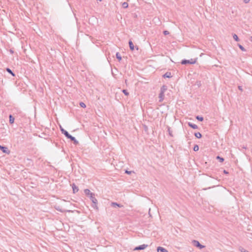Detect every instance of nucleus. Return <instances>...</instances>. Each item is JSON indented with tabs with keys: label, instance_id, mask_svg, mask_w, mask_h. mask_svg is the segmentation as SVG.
<instances>
[{
	"label": "nucleus",
	"instance_id": "3",
	"mask_svg": "<svg viewBox=\"0 0 252 252\" xmlns=\"http://www.w3.org/2000/svg\"><path fill=\"white\" fill-rule=\"evenodd\" d=\"M192 243L194 246L199 248L200 249H202L205 247L204 246L200 244V243L197 240H193L192 241Z\"/></svg>",
	"mask_w": 252,
	"mask_h": 252
},
{
	"label": "nucleus",
	"instance_id": "35",
	"mask_svg": "<svg viewBox=\"0 0 252 252\" xmlns=\"http://www.w3.org/2000/svg\"><path fill=\"white\" fill-rule=\"evenodd\" d=\"M223 173H225V174H228V172H227V171H226V170H223Z\"/></svg>",
	"mask_w": 252,
	"mask_h": 252
},
{
	"label": "nucleus",
	"instance_id": "20",
	"mask_svg": "<svg viewBox=\"0 0 252 252\" xmlns=\"http://www.w3.org/2000/svg\"><path fill=\"white\" fill-rule=\"evenodd\" d=\"M6 71H7L8 73H10L11 74H12V75L13 76H15V74H14V73H13V72L11 71V70L10 69H9V68H6Z\"/></svg>",
	"mask_w": 252,
	"mask_h": 252
},
{
	"label": "nucleus",
	"instance_id": "23",
	"mask_svg": "<svg viewBox=\"0 0 252 252\" xmlns=\"http://www.w3.org/2000/svg\"><path fill=\"white\" fill-rule=\"evenodd\" d=\"M199 150V147L197 145H195L194 146V148H193V150L194 151H198Z\"/></svg>",
	"mask_w": 252,
	"mask_h": 252
},
{
	"label": "nucleus",
	"instance_id": "22",
	"mask_svg": "<svg viewBox=\"0 0 252 252\" xmlns=\"http://www.w3.org/2000/svg\"><path fill=\"white\" fill-rule=\"evenodd\" d=\"M233 37L234 39L235 40H236V41H238L239 40L238 37L236 34H234L233 35Z\"/></svg>",
	"mask_w": 252,
	"mask_h": 252
},
{
	"label": "nucleus",
	"instance_id": "24",
	"mask_svg": "<svg viewBox=\"0 0 252 252\" xmlns=\"http://www.w3.org/2000/svg\"><path fill=\"white\" fill-rule=\"evenodd\" d=\"M196 119H197L198 120H199L200 121H202L203 120V118L202 117H200L199 116H196Z\"/></svg>",
	"mask_w": 252,
	"mask_h": 252
},
{
	"label": "nucleus",
	"instance_id": "27",
	"mask_svg": "<svg viewBox=\"0 0 252 252\" xmlns=\"http://www.w3.org/2000/svg\"><path fill=\"white\" fill-rule=\"evenodd\" d=\"M217 158L219 159L220 161L221 162H223L224 161V159L222 158H220L219 156H218L217 157Z\"/></svg>",
	"mask_w": 252,
	"mask_h": 252
},
{
	"label": "nucleus",
	"instance_id": "34",
	"mask_svg": "<svg viewBox=\"0 0 252 252\" xmlns=\"http://www.w3.org/2000/svg\"><path fill=\"white\" fill-rule=\"evenodd\" d=\"M131 172L132 171H128L127 170H126L125 172L128 174H130L131 173Z\"/></svg>",
	"mask_w": 252,
	"mask_h": 252
},
{
	"label": "nucleus",
	"instance_id": "7",
	"mask_svg": "<svg viewBox=\"0 0 252 252\" xmlns=\"http://www.w3.org/2000/svg\"><path fill=\"white\" fill-rule=\"evenodd\" d=\"M67 138L70 139L71 141H73L75 144H77L78 143V141L75 139V138L74 137L72 136L70 134Z\"/></svg>",
	"mask_w": 252,
	"mask_h": 252
},
{
	"label": "nucleus",
	"instance_id": "6",
	"mask_svg": "<svg viewBox=\"0 0 252 252\" xmlns=\"http://www.w3.org/2000/svg\"><path fill=\"white\" fill-rule=\"evenodd\" d=\"M60 129H61V131H62V133H63L66 137H67L68 136V135H69L68 132L67 131H66L65 130H64L62 127L61 126H60Z\"/></svg>",
	"mask_w": 252,
	"mask_h": 252
},
{
	"label": "nucleus",
	"instance_id": "32",
	"mask_svg": "<svg viewBox=\"0 0 252 252\" xmlns=\"http://www.w3.org/2000/svg\"><path fill=\"white\" fill-rule=\"evenodd\" d=\"M250 0H244V2L245 3H248L250 2Z\"/></svg>",
	"mask_w": 252,
	"mask_h": 252
},
{
	"label": "nucleus",
	"instance_id": "19",
	"mask_svg": "<svg viewBox=\"0 0 252 252\" xmlns=\"http://www.w3.org/2000/svg\"><path fill=\"white\" fill-rule=\"evenodd\" d=\"M116 56L117 59H118L119 61H120L122 60V57L119 53H117Z\"/></svg>",
	"mask_w": 252,
	"mask_h": 252
},
{
	"label": "nucleus",
	"instance_id": "9",
	"mask_svg": "<svg viewBox=\"0 0 252 252\" xmlns=\"http://www.w3.org/2000/svg\"><path fill=\"white\" fill-rule=\"evenodd\" d=\"M111 206L114 207H118L121 208V207H123V206L122 205H121L120 204H118L116 202H112Z\"/></svg>",
	"mask_w": 252,
	"mask_h": 252
},
{
	"label": "nucleus",
	"instance_id": "37",
	"mask_svg": "<svg viewBox=\"0 0 252 252\" xmlns=\"http://www.w3.org/2000/svg\"><path fill=\"white\" fill-rule=\"evenodd\" d=\"M251 41L252 42V36L251 37Z\"/></svg>",
	"mask_w": 252,
	"mask_h": 252
},
{
	"label": "nucleus",
	"instance_id": "31",
	"mask_svg": "<svg viewBox=\"0 0 252 252\" xmlns=\"http://www.w3.org/2000/svg\"><path fill=\"white\" fill-rule=\"evenodd\" d=\"M240 251H241V252H249V251H247V250H245V249H243V248H241V249H240Z\"/></svg>",
	"mask_w": 252,
	"mask_h": 252
},
{
	"label": "nucleus",
	"instance_id": "18",
	"mask_svg": "<svg viewBox=\"0 0 252 252\" xmlns=\"http://www.w3.org/2000/svg\"><path fill=\"white\" fill-rule=\"evenodd\" d=\"M195 136L197 138H200L202 137V135L200 132H196L194 133Z\"/></svg>",
	"mask_w": 252,
	"mask_h": 252
},
{
	"label": "nucleus",
	"instance_id": "39",
	"mask_svg": "<svg viewBox=\"0 0 252 252\" xmlns=\"http://www.w3.org/2000/svg\"><path fill=\"white\" fill-rule=\"evenodd\" d=\"M200 56H203V54H201L200 55Z\"/></svg>",
	"mask_w": 252,
	"mask_h": 252
},
{
	"label": "nucleus",
	"instance_id": "12",
	"mask_svg": "<svg viewBox=\"0 0 252 252\" xmlns=\"http://www.w3.org/2000/svg\"><path fill=\"white\" fill-rule=\"evenodd\" d=\"M128 44H129V48H130V50L131 51L134 50V45H133L132 42L131 40H130L128 42Z\"/></svg>",
	"mask_w": 252,
	"mask_h": 252
},
{
	"label": "nucleus",
	"instance_id": "10",
	"mask_svg": "<svg viewBox=\"0 0 252 252\" xmlns=\"http://www.w3.org/2000/svg\"><path fill=\"white\" fill-rule=\"evenodd\" d=\"M164 93H163L160 92V94H159V101L161 102L164 99Z\"/></svg>",
	"mask_w": 252,
	"mask_h": 252
},
{
	"label": "nucleus",
	"instance_id": "28",
	"mask_svg": "<svg viewBox=\"0 0 252 252\" xmlns=\"http://www.w3.org/2000/svg\"><path fill=\"white\" fill-rule=\"evenodd\" d=\"M80 105L81 107H83V108H85L86 107V104L84 103V102H80Z\"/></svg>",
	"mask_w": 252,
	"mask_h": 252
},
{
	"label": "nucleus",
	"instance_id": "21",
	"mask_svg": "<svg viewBox=\"0 0 252 252\" xmlns=\"http://www.w3.org/2000/svg\"><path fill=\"white\" fill-rule=\"evenodd\" d=\"M128 3L126 2H124L122 3V6L124 8H126L128 7Z\"/></svg>",
	"mask_w": 252,
	"mask_h": 252
},
{
	"label": "nucleus",
	"instance_id": "17",
	"mask_svg": "<svg viewBox=\"0 0 252 252\" xmlns=\"http://www.w3.org/2000/svg\"><path fill=\"white\" fill-rule=\"evenodd\" d=\"M167 90V88L165 86H163L161 89H160V92L161 93H164V92H165V91Z\"/></svg>",
	"mask_w": 252,
	"mask_h": 252
},
{
	"label": "nucleus",
	"instance_id": "13",
	"mask_svg": "<svg viewBox=\"0 0 252 252\" xmlns=\"http://www.w3.org/2000/svg\"><path fill=\"white\" fill-rule=\"evenodd\" d=\"M84 193L86 195L90 196L91 195V194H93V193L91 192V191L89 189H85L84 190Z\"/></svg>",
	"mask_w": 252,
	"mask_h": 252
},
{
	"label": "nucleus",
	"instance_id": "30",
	"mask_svg": "<svg viewBox=\"0 0 252 252\" xmlns=\"http://www.w3.org/2000/svg\"><path fill=\"white\" fill-rule=\"evenodd\" d=\"M163 34H164V35H167V34H169V32L168 31H164L163 32Z\"/></svg>",
	"mask_w": 252,
	"mask_h": 252
},
{
	"label": "nucleus",
	"instance_id": "26",
	"mask_svg": "<svg viewBox=\"0 0 252 252\" xmlns=\"http://www.w3.org/2000/svg\"><path fill=\"white\" fill-rule=\"evenodd\" d=\"M238 46L242 51H246V49L241 45L238 44Z\"/></svg>",
	"mask_w": 252,
	"mask_h": 252
},
{
	"label": "nucleus",
	"instance_id": "2",
	"mask_svg": "<svg viewBox=\"0 0 252 252\" xmlns=\"http://www.w3.org/2000/svg\"><path fill=\"white\" fill-rule=\"evenodd\" d=\"M196 59H192L189 60H184L181 62L182 64H186L187 63L194 64L196 63Z\"/></svg>",
	"mask_w": 252,
	"mask_h": 252
},
{
	"label": "nucleus",
	"instance_id": "11",
	"mask_svg": "<svg viewBox=\"0 0 252 252\" xmlns=\"http://www.w3.org/2000/svg\"><path fill=\"white\" fill-rule=\"evenodd\" d=\"M188 125L191 127V128H193V129H197L198 128V126L196 125L195 124H192L190 122H189L188 123Z\"/></svg>",
	"mask_w": 252,
	"mask_h": 252
},
{
	"label": "nucleus",
	"instance_id": "25",
	"mask_svg": "<svg viewBox=\"0 0 252 252\" xmlns=\"http://www.w3.org/2000/svg\"><path fill=\"white\" fill-rule=\"evenodd\" d=\"M168 132H169V134L171 136L173 137V134H172V131L171 130L170 128L169 127H168Z\"/></svg>",
	"mask_w": 252,
	"mask_h": 252
},
{
	"label": "nucleus",
	"instance_id": "5",
	"mask_svg": "<svg viewBox=\"0 0 252 252\" xmlns=\"http://www.w3.org/2000/svg\"><path fill=\"white\" fill-rule=\"evenodd\" d=\"M0 149L2 151L3 153L6 154H9L10 151L8 150L7 147H3L0 145Z\"/></svg>",
	"mask_w": 252,
	"mask_h": 252
},
{
	"label": "nucleus",
	"instance_id": "1",
	"mask_svg": "<svg viewBox=\"0 0 252 252\" xmlns=\"http://www.w3.org/2000/svg\"><path fill=\"white\" fill-rule=\"evenodd\" d=\"M89 197L93 203L92 207L94 208L96 210H98V207L97 206V200L95 197L94 194V193L91 194V195H90L89 196Z\"/></svg>",
	"mask_w": 252,
	"mask_h": 252
},
{
	"label": "nucleus",
	"instance_id": "16",
	"mask_svg": "<svg viewBox=\"0 0 252 252\" xmlns=\"http://www.w3.org/2000/svg\"><path fill=\"white\" fill-rule=\"evenodd\" d=\"M164 78H170L171 77L170 72H166L163 75Z\"/></svg>",
	"mask_w": 252,
	"mask_h": 252
},
{
	"label": "nucleus",
	"instance_id": "4",
	"mask_svg": "<svg viewBox=\"0 0 252 252\" xmlns=\"http://www.w3.org/2000/svg\"><path fill=\"white\" fill-rule=\"evenodd\" d=\"M148 246L147 245H145V244H143L142 245H140L138 247H136L134 249V250L135 251H136V250H144L146 248H147Z\"/></svg>",
	"mask_w": 252,
	"mask_h": 252
},
{
	"label": "nucleus",
	"instance_id": "33",
	"mask_svg": "<svg viewBox=\"0 0 252 252\" xmlns=\"http://www.w3.org/2000/svg\"><path fill=\"white\" fill-rule=\"evenodd\" d=\"M238 89L241 91H243V89H242V86H238Z\"/></svg>",
	"mask_w": 252,
	"mask_h": 252
},
{
	"label": "nucleus",
	"instance_id": "14",
	"mask_svg": "<svg viewBox=\"0 0 252 252\" xmlns=\"http://www.w3.org/2000/svg\"><path fill=\"white\" fill-rule=\"evenodd\" d=\"M14 122V118L11 115L9 116V123L12 124Z\"/></svg>",
	"mask_w": 252,
	"mask_h": 252
},
{
	"label": "nucleus",
	"instance_id": "38",
	"mask_svg": "<svg viewBox=\"0 0 252 252\" xmlns=\"http://www.w3.org/2000/svg\"><path fill=\"white\" fill-rule=\"evenodd\" d=\"M200 56H203V54H201L200 55Z\"/></svg>",
	"mask_w": 252,
	"mask_h": 252
},
{
	"label": "nucleus",
	"instance_id": "36",
	"mask_svg": "<svg viewBox=\"0 0 252 252\" xmlns=\"http://www.w3.org/2000/svg\"><path fill=\"white\" fill-rule=\"evenodd\" d=\"M56 210H59V209H58L57 208H56ZM60 211L61 212H63V211H62V210H60Z\"/></svg>",
	"mask_w": 252,
	"mask_h": 252
},
{
	"label": "nucleus",
	"instance_id": "29",
	"mask_svg": "<svg viewBox=\"0 0 252 252\" xmlns=\"http://www.w3.org/2000/svg\"><path fill=\"white\" fill-rule=\"evenodd\" d=\"M123 92L125 94V95H128V93L127 92V91L126 90H123Z\"/></svg>",
	"mask_w": 252,
	"mask_h": 252
},
{
	"label": "nucleus",
	"instance_id": "15",
	"mask_svg": "<svg viewBox=\"0 0 252 252\" xmlns=\"http://www.w3.org/2000/svg\"><path fill=\"white\" fill-rule=\"evenodd\" d=\"M72 188L74 193H75L78 191V188L77 187H76L74 184L73 185Z\"/></svg>",
	"mask_w": 252,
	"mask_h": 252
},
{
	"label": "nucleus",
	"instance_id": "8",
	"mask_svg": "<svg viewBox=\"0 0 252 252\" xmlns=\"http://www.w3.org/2000/svg\"><path fill=\"white\" fill-rule=\"evenodd\" d=\"M157 251L158 252H168L166 249L161 247H158Z\"/></svg>",
	"mask_w": 252,
	"mask_h": 252
}]
</instances>
